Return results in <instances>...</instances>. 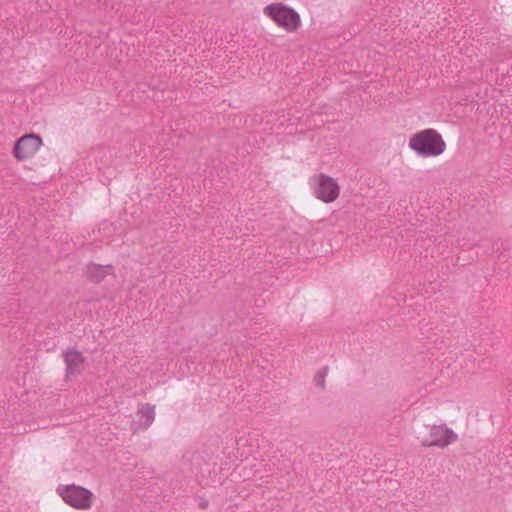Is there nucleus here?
<instances>
[{"mask_svg":"<svg viewBox=\"0 0 512 512\" xmlns=\"http://www.w3.org/2000/svg\"><path fill=\"white\" fill-rule=\"evenodd\" d=\"M64 362L66 365V379H70L79 375L85 366V357L83 354L75 349L67 350L64 353Z\"/></svg>","mask_w":512,"mask_h":512,"instance_id":"nucleus-7","label":"nucleus"},{"mask_svg":"<svg viewBox=\"0 0 512 512\" xmlns=\"http://www.w3.org/2000/svg\"><path fill=\"white\" fill-rule=\"evenodd\" d=\"M56 493L69 506L77 510H89L94 502L91 490L76 484H60Z\"/></svg>","mask_w":512,"mask_h":512,"instance_id":"nucleus-4","label":"nucleus"},{"mask_svg":"<svg viewBox=\"0 0 512 512\" xmlns=\"http://www.w3.org/2000/svg\"><path fill=\"white\" fill-rule=\"evenodd\" d=\"M140 419L134 421L131 425V429L134 433L148 429L155 420V405L146 403L139 406L136 413Z\"/></svg>","mask_w":512,"mask_h":512,"instance_id":"nucleus-8","label":"nucleus"},{"mask_svg":"<svg viewBox=\"0 0 512 512\" xmlns=\"http://www.w3.org/2000/svg\"><path fill=\"white\" fill-rule=\"evenodd\" d=\"M309 184L313 190L314 196L324 203H332L336 201L340 195V185L338 181L325 173L313 175L309 179Z\"/></svg>","mask_w":512,"mask_h":512,"instance_id":"nucleus-5","label":"nucleus"},{"mask_svg":"<svg viewBox=\"0 0 512 512\" xmlns=\"http://www.w3.org/2000/svg\"><path fill=\"white\" fill-rule=\"evenodd\" d=\"M42 138L37 134H26L20 137L14 145L13 156L18 161L32 158L42 147Z\"/></svg>","mask_w":512,"mask_h":512,"instance_id":"nucleus-6","label":"nucleus"},{"mask_svg":"<svg viewBox=\"0 0 512 512\" xmlns=\"http://www.w3.org/2000/svg\"><path fill=\"white\" fill-rule=\"evenodd\" d=\"M265 16L288 33L296 32L302 22L299 13L283 3H272L263 9Z\"/></svg>","mask_w":512,"mask_h":512,"instance_id":"nucleus-3","label":"nucleus"},{"mask_svg":"<svg viewBox=\"0 0 512 512\" xmlns=\"http://www.w3.org/2000/svg\"><path fill=\"white\" fill-rule=\"evenodd\" d=\"M110 267V265L101 266L90 263L86 270L87 278L93 283H100L108 275Z\"/></svg>","mask_w":512,"mask_h":512,"instance_id":"nucleus-9","label":"nucleus"},{"mask_svg":"<svg viewBox=\"0 0 512 512\" xmlns=\"http://www.w3.org/2000/svg\"><path fill=\"white\" fill-rule=\"evenodd\" d=\"M425 433L418 436L420 444L424 448L437 447L445 449L456 443L459 439L458 434L447 424H428L424 426Z\"/></svg>","mask_w":512,"mask_h":512,"instance_id":"nucleus-2","label":"nucleus"},{"mask_svg":"<svg viewBox=\"0 0 512 512\" xmlns=\"http://www.w3.org/2000/svg\"><path fill=\"white\" fill-rule=\"evenodd\" d=\"M408 147L419 157H437L446 150V143L439 132L428 128L410 136Z\"/></svg>","mask_w":512,"mask_h":512,"instance_id":"nucleus-1","label":"nucleus"}]
</instances>
